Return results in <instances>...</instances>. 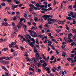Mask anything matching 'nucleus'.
<instances>
[{
  "mask_svg": "<svg viewBox=\"0 0 76 76\" xmlns=\"http://www.w3.org/2000/svg\"><path fill=\"white\" fill-rule=\"evenodd\" d=\"M20 48H21V50H24V48H23V47L21 46L20 47Z\"/></svg>",
  "mask_w": 76,
  "mask_h": 76,
  "instance_id": "c03bdc74",
  "label": "nucleus"
},
{
  "mask_svg": "<svg viewBox=\"0 0 76 76\" xmlns=\"http://www.w3.org/2000/svg\"><path fill=\"white\" fill-rule=\"evenodd\" d=\"M34 20H35V22H37L38 21V18H35L34 19Z\"/></svg>",
  "mask_w": 76,
  "mask_h": 76,
  "instance_id": "58836bf2",
  "label": "nucleus"
},
{
  "mask_svg": "<svg viewBox=\"0 0 76 76\" xmlns=\"http://www.w3.org/2000/svg\"><path fill=\"white\" fill-rule=\"evenodd\" d=\"M39 19L40 21L42 23H43V22H44V20H43V19H42V18H39Z\"/></svg>",
  "mask_w": 76,
  "mask_h": 76,
  "instance_id": "aec40b11",
  "label": "nucleus"
},
{
  "mask_svg": "<svg viewBox=\"0 0 76 76\" xmlns=\"http://www.w3.org/2000/svg\"><path fill=\"white\" fill-rule=\"evenodd\" d=\"M41 47H42V48H44L45 47L44 45H41Z\"/></svg>",
  "mask_w": 76,
  "mask_h": 76,
  "instance_id": "4d7b16f0",
  "label": "nucleus"
},
{
  "mask_svg": "<svg viewBox=\"0 0 76 76\" xmlns=\"http://www.w3.org/2000/svg\"><path fill=\"white\" fill-rule=\"evenodd\" d=\"M1 68H2V69H4V70H5V69H6V67H5V66H1Z\"/></svg>",
  "mask_w": 76,
  "mask_h": 76,
  "instance_id": "4be33fe9",
  "label": "nucleus"
},
{
  "mask_svg": "<svg viewBox=\"0 0 76 76\" xmlns=\"http://www.w3.org/2000/svg\"><path fill=\"white\" fill-rule=\"evenodd\" d=\"M20 22L22 23V21L23 20V18H21L20 19Z\"/></svg>",
  "mask_w": 76,
  "mask_h": 76,
  "instance_id": "5701e85b",
  "label": "nucleus"
},
{
  "mask_svg": "<svg viewBox=\"0 0 76 76\" xmlns=\"http://www.w3.org/2000/svg\"><path fill=\"white\" fill-rule=\"evenodd\" d=\"M33 72H30L31 75H34L35 73V71H33Z\"/></svg>",
  "mask_w": 76,
  "mask_h": 76,
  "instance_id": "ea45409f",
  "label": "nucleus"
},
{
  "mask_svg": "<svg viewBox=\"0 0 76 76\" xmlns=\"http://www.w3.org/2000/svg\"><path fill=\"white\" fill-rule=\"evenodd\" d=\"M72 18H73L74 19H76V17L75 15H73L72 16H71Z\"/></svg>",
  "mask_w": 76,
  "mask_h": 76,
  "instance_id": "72a5a7b5",
  "label": "nucleus"
},
{
  "mask_svg": "<svg viewBox=\"0 0 76 76\" xmlns=\"http://www.w3.org/2000/svg\"><path fill=\"white\" fill-rule=\"evenodd\" d=\"M2 25H3V26H4V25L5 26H10L12 25L11 24H9L7 22H4V23H1Z\"/></svg>",
  "mask_w": 76,
  "mask_h": 76,
  "instance_id": "7ed1b4c3",
  "label": "nucleus"
},
{
  "mask_svg": "<svg viewBox=\"0 0 76 76\" xmlns=\"http://www.w3.org/2000/svg\"><path fill=\"white\" fill-rule=\"evenodd\" d=\"M28 44L29 45L31 46V45H32L33 44H34V43L33 42H30V41L29 42H28Z\"/></svg>",
  "mask_w": 76,
  "mask_h": 76,
  "instance_id": "9b49d317",
  "label": "nucleus"
},
{
  "mask_svg": "<svg viewBox=\"0 0 76 76\" xmlns=\"http://www.w3.org/2000/svg\"><path fill=\"white\" fill-rule=\"evenodd\" d=\"M54 3L55 4H58V2L56 1V0L54 1Z\"/></svg>",
  "mask_w": 76,
  "mask_h": 76,
  "instance_id": "79ce46f5",
  "label": "nucleus"
},
{
  "mask_svg": "<svg viewBox=\"0 0 76 76\" xmlns=\"http://www.w3.org/2000/svg\"><path fill=\"white\" fill-rule=\"evenodd\" d=\"M33 59L34 60V62L35 64L36 65H38V63H37V60H36V59H35V57H34Z\"/></svg>",
  "mask_w": 76,
  "mask_h": 76,
  "instance_id": "0eeeda50",
  "label": "nucleus"
},
{
  "mask_svg": "<svg viewBox=\"0 0 76 76\" xmlns=\"http://www.w3.org/2000/svg\"><path fill=\"white\" fill-rule=\"evenodd\" d=\"M50 17L51 18H52L53 17V16L52 15L51 16L50 15H43L42 17V18H44L45 20H46L47 19H48V18H50Z\"/></svg>",
  "mask_w": 76,
  "mask_h": 76,
  "instance_id": "f257e3e1",
  "label": "nucleus"
},
{
  "mask_svg": "<svg viewBox=\"0 0 76 76\" xmlns=\"http://www.w3.org/2000/svg\"><path fill=\"white\" fill-rule=\"evenodd\" d=\"M48 39V37H47V36H45V37H43L42 38V41H43V39Z\"/></svg>",
  "mask_w": 76,
  "mask_h": 76,
  "instance_id": "2eb2a0df",
  "label": "nucleus"
},
{
  "mask_svg": "<svg viewBox=\"0 0 76 76\" xmlns=\"http://www.w3.org/2000/svg\"><path fill=\"white\" fill-rule=\"evenodd\" d=\"M38 36L39 37H40V38H42V37H43V35L41 34L39 35Z\"/></svg>",
  "mask_w": 76,
  "mask_h": 76,
  "instance_id": "4c0bfd02",
  "label": "nucleus"
},
{
  "mask_svg": "<svg viewBox=\"0 0 76 76\" xmlns=\"http://www.w3.org/2000/svg\"><path fill=\"white\" fill-rule=\"evenodd\" d=\"M9 61H6V64L7 65H8V64H9Z\"/></svg>",
  "mask_w": 76,
  "mask_h": 76,
  "instance_id": "052dcab7",
  "label": "nucleus"
},
{
  "mask_svg": "<svg viewBox=\"0 0 76 76\" xmlns=\"http://www.w3.org/2000/svg\"><path fill=\"white\" fill-rule=\"evenodd\" d=\"M56 61H57V60L56 59V58H55L54 59V61H53V62L54 63H55L56 62Z\"/></svg>",
  "mask_w": 76,
  "mask_h": 76,
  "instance_id": "5fc2aeb1",
  "label": "nucleus"
},
{
  "mask_svg": "<svg viewBox=\"0 0 76 76\" xmlns=\"http://www.w3.org/2000/svg\"><path fill=\"white\" fill-rule=\"evenodd\" d=\"M11 37H15V34L13 33H12V34H11Z\"/></svg>",
  "mask_w": 76,
  "mask_h": 76,
  "instance_id": "a878e982",
  "label": "nucleus"
},
{
  "mask_svg": "<svg viewBox=\"0 0 76 76\" xmlns=\"http://www.w3.org/2000/svg\"><path fill=\"white\" fill-rule=\"evenodd\" d=\"M2 63H3V64L4 65H5V64H6V61H4L3 62H2Z\"/></svg>",
  "mask_w": 76,
  "mask_h": 76,
  "instance_id": "69168bd1",
  "label": "nucleus"
},
{
  "mask_svg": "<svg viewBox=\"0 0 76 76\" xmlns=\"http://www.w3.org/2000/svg\"><path fill=\"white\" fill-rule=\"evenodd\" d=\"M56 22H58V20L56 19H53V21L52 22V23H54Z\"/></svg>",
  "mask_w": 76,
  "mask_h": 76,
  "instance_id": "f3484780",
  "label": "nucleus"
},
{
  "mask_svg": "<svg viewBox=\"0 0 76 76\" xmlns=\"http://www.w3.org/2000/svg\"><path fill=\"white\" fill-rule=\"evenodd\" d=\"M10 8L9 7H6L5 8V9L6 10H10Z\"/></svg>",
  "mask_w": 76,
  "mask_h": 76,
  "instance_id": "412c9836",
  "label": "nucleus"
},
{
  "mask_svg": "<svg viewBox=\"0 0 76 76\" xmlns=\"http://www.w3.org/2000/svg\"><path fill=\"white\" fill-rule=\"evenodd\" d=\"M67 60L68 61H70V60H71V58H67Z\"/></svg>",
  "mask_w": 76,
  "mask_h": 76,
  "instance_id": "09e8293b",
  "label": "nucleus"
},
{
  "mask_svg": "<svg viewBox=\"0 0 76 76\" xmlns=\"http://www.w3.org/2000/svg\"><path fill=\"white\" fill-rule=\"evenodd\" d=\"M61 60V58H59L57 59V61H60V60Z\"/></svg>",
  "mask_w": 76,
  "mask_h": 76,
  "instance_id": "49530a36",
  "label": "nucleus"
},
{
  "mask_svg": "<svg viewBox=\"0 0 76 76\" xmlns=\"http://www.w3.org/2000/svg\"><path fill=\"white\" fill-rule=\"evenodd\" d=\"M28 25H29L30 26L31 25H32V24H31V23L30 22H28Z\"/></svg>",
  "mask_w": 76,
  "mask_h": 76,
  "instance_id": "680f3d73",
  "label": "nucleus"
},
{
  "mask_svg": "<svg viewBox=\"0 0 76 76\" xmlns=\"http://www.w3.org/2000/svg\"><path fill=\"white\" fill-rule=\"evenodd\" d=\"M45 70H47V71H49V70H50V68H49V67L47 66L46 67V68H45Z\"/></svg>",
  "mask_w": 76,
  "mask_h": 76,
  "instance_id": "bb28decb",
  "label": "nucleus"
},
{
  "mask_svg": "<svg viewBox=\"0 0 76 76\" xmlns=\"http://www.w3.org/2000/svg\"><path fill=\"white\" fill-rule=\"evenodd\" d=\"M1 5L3 6H4L6 5V4L4 2H3L1 4Z\"/></svg>",
  "mask_w": 76,
  "mask_h": 76,
  "instance_id": "7c9ffc66",
  "label": "nucleus"
},
{
  "mask_svg": "<svg viewBox=\"0 0 76 76\" xmlns=\"http://www.w3.org/2000/svg\"><path fill=\"white\" fill-rule=\"evenodd\" d=\"M39 4H41V3L39 2V3H37L36 4L35 6L37 7H38H38H40V5H39Z\"/></svg>",
  "mask_w": 76,
  "mask_h": 76,
  "instance_id": "1a4fd4ad",
  "label": "nucleus"
},
{
  "mask_svg": "<svg viewBox=\"0 0 76 76\" xmlns=\"http://www.w3.org/2000/svg\"><path fill=\"white\" fill-rule=\"evenodd\" d=\"M9 50V48H3L2 50V51H6L7 50Z\"/></svg>",
  "mask_w": 76,
  "mask_h": 76,
  "instance_id": "dca6fc26",
  "label": "nucleus"
},
{
  "mask_svg": "<svg viewBox=\"0 0 76 76\" xmlns=\"http://www.w3.org/2000/svg\"><path fill=\"white\" fill-rule=\"evenodd\" d=\"M14 3H16V4H19V3H20L19 1L18 0L16 1V0H15L14 1Z\"/></svg>",
  "mask_w": 76,
  "mask_h": 76,
  "instance_id": "ddd939ff",
  "label": "nucleus"
},
{
  "mask_svg": "<svg viewBox=\"0 0 76 76\" xmlns=\"http://www.w3.org/2000/svg\"><path fill=\"white\" fill-rule=\"evenodd\" d=\"M39 29H41L42 28V25H41L40 26H39Z\"/></svg>",
  "mask_w": 76,
  "mask_h": 76,
  "instance_id": "e433bc0d",
  "label": "nucleus"
},
{
  "mask_svg": "<svg viewBox=\"0 0 76 76\" xmlns=\"http://www.w3.org/2000/svg\"><path fill=\"white\" fill-rule=\"evenodd\" d=\"M29 70H32V71L33 72H35V70H34V69H33V68H30L29 69Z\"/></svg>",
  "mask_w": 76,
  "mask_h": 76,
  "instance_id": "c9c22d12",
  "label": "nucleus"
},
{
  "mask_svg": "<svg viewBox=\"0 0 76 76\" xmlns=\"http://www.w3.org/2000/svg\"><path fill=\"white\" fill-rule=\"evenodd\" d=\"M4 59H5V57H1L0 58V61L1 63H2L4 61V60H3Z\"/></svg>",
  "mask_w": 76,
  "mask_h": 76,
  "instance_id": "423d86ee",
  "label": "nucleus"
},
{
  "mask_svg": "<svg viewBox=\"0 0 76 76\" xmlns=\"http://www.w3.org/2000/svg\"><path fill=\"white\" fill-rule=\"evenodd\" d=\"M50 76H54V74L53 73H50L49 75Z\"/></svg>",
  "mask_w": 76,
  "mask_h": 76,
  "instance_id": "603ef678",
  "label": "nucleus"
},
{
  "mask_svg": "<svg viewBox=\"0 0 76 76\" xmlns=\"http://www.w3.org/2000/svg\"><path fill=\"white\" fill-rule=\"evenodd\" d=\"M35 40L34 39V38H31L30 39L31 41H33V42Z\"/></svg>",
  "mask_w": 76,
  "mask_h": 76,
  "instance_id": "c85d7f7f",
  "label": "nucleus"
},
{
  "mask_svg": "<svg viewBox=\"0 0 76 76\" xmlns=\"http://www.w3.org/2000/svg\"><path fill=\"white\" fill-rule=\"evenodd\" d=\"M74 55H73V54H72L71 55V57H72V58L74 57H75Z\"/></svg>",
  "mask_w": 76,
  "mask_h": 76,
  "instance_id": "de8ad7c7",
  "label": "nucleus"
},
{
  "mask_svg": "<svg viewBox=\"0 0 76 76\" xmlns=\"http://www.w3.org/2000/svg\"><path fill=\"white\" fill-rule=\"evenodd\" d=\"M13 29H14V31H15V32H18V29L17 28V27H14L13 28Z\"/></svg>",
  "mask_w": 76,
  "mask_h": 76,
  "instance_id": "a211bd4d",
  "label": "nucleus"
},
{
  "mask_svg": "<svg viewBox=\"0 0 76 76\" xmlns=\"http://www.w3.org/2000/svg\"><path fill=\"white\" fill-rule=\"evenodd\" d=\"M41 70L40 69H38V72L39 73H41Z\"/></svg>",
  "mask_w": 76,
  "mask_h": 76,
  "instance_id": "338daca9",
  "label": "nucleus"
},
{
  "mask_svg": "<svg viewBox=\"0 0 76 76\" xmlns=\"http://www.w3.org/2000/svg\"><path fill=\"white\" fill-rule=\"evenodd\" d=\"M51 3H50V4H48V7H50L51 6Z\"/></svg>",
  "mask_w": 76,
  "mask_h": 76,
  "instance_id": "774afa93",
  "label": "nucleus"
},
{
  "mask_svg": "<svg viewBox=\"0 0 76 76\" xmlns=\"http://www.w3.org/2000/svg\"><path fill=\"white\" fill-rule=\"evenodd\" d=\"M73 39H76V36L75 35L73 37Z\"/></svg>",
  "mask_w": 76,
  "mask_h": 76,
  "instance_id": "6e6d98bb",
  "label": "nucleus"
},
{
  "mask_svg": "<svg viewBox=\"0 0 76 76\" xmlns=\"http://www.w3.org/2000/svg\"><path fill=\"white\" fill-rule=\"evenodd\" d=\"M26 38L27 39V42H29L30 41V39L28 38V37H26Z\"/></svg>",
  "mask_w": 76,
  "mask_h": 76,
  "instance_id": "c756f323",
  "label": "nucleus"
},
{
  "mask_svg": "<svg viewBox=\"0 0 76 76\" xmlns=\"http://www.w3.org/2000/svg\"><path fill=\"white\" fill-rule=\"evenodd\" d=\"M73 24H76V20H73Z\"/></svg>",
  "mask_w": 76,
  "mask_h": 76,
  "instance_id": "a19ab883",
  "label": "nucleus"
},
{
  "mask_svg": "<svg viewBox=\"0 0 76 76\" xmlns=\"http://www.w3.org/2000/svg\"><path fill=\"white\" fill-rule=\"evenodd\" d=\"M67 37L66 36H65L64 37V39L65 41H66V42H67V43H69V40L68 39H67Z\"/></svg>",
  "mask_w": 76,
  "mask_h": 76,
  "instance_id": "6e6552de",
  "label": "nucleus"
},
{
  "mask_svg": "<svg viewBox=\"0 0 76 76\" xmlns=\"http://www.w3.org/2000/svg\"><path fill=\"white\" fill-rule=\"evenodd\" d=\"M35 56H36V60H37V61H38L39 60V57H40V56H39V53H37L35 54Z\"/></svg>",
  "mask_w": 76,
  "mask_h": 76,
  "instance_id": "39448f33",
  "label": "nucleus"
},
{
  "mask_svg": "<svg viewBox=\"0 0 76 76\" xmlns=\"http://www.w3.org/2000/svg\"><path fill=\"white\" fill-rule=\"evenodd\" d=\"M21 26H23V23L22 22H18V24L17 26V28H21Z\"/></svg>",
  "mask_w": 76,
  "mask_h": 76,
  "instance_id": "20e7f679",
  "label": "nucleus"
},
{
  "mask_svg": "<svg viewBox=\"0 0 76 76\" xmlns=\"http://www.w3.org/2000/svg\"><path fill=\"white\" fill-rule=\"evenodd\" d=\"M47 63H46L43 64L44 67H47Z\"/></svg>",
  "mask_w": 76,
  "mask_h": 76,
  "instance_id": "473e14b6",
  "label": "nucleus"
},
{
  "mask_svg": "<svg viewBox=\"0 0 76 76\" xmlns=\"http://www.w3.org/2000/svg\"><path fill=\"white\" fill-rule=\"evenodd\" d=\"M27 74H28V75H31L30 72H27Z\"/></svg>",
  "mask_w": 76,
  "mask_h": 76,
  "instance_id": "bf43d9fd",
  "label": "nucleus"
},
{
  "mask_svg": "<svg viewBox=\"0 0 76 76\" xmlns=\"http://www.w3.org/2000/svg\"><path fill=\"white\" fill-rule=\"evenodd\" d=\"M15 12L12 11V13H11L12 15H15Z\"/></svg>",
  "mask_w": 76,
  "mask_h": 76,
  "instance_id": "37998d69",
  "label": "nucleus"
},
{
  "mask_svg": "<svg viewBox=\"0 0 76 76\" xmlns=\"http://www.w3.org/2000/svg\"><path fill=\"white\" fill-rule=\"evenodd\" d=\"M31 3H32V4H34L35 3H36V2H35V1H31Z\"/></svg>",
  "mask_w": 76,
  "mask_h": 76,
  "instance_id": "864d4df0",
  "label": "nucleus"
},
{
  "mask_svg": "<svg viewBox=\"0 0 76 76\" xmlns=\"http://www.w3.org/2000/svg\"><path fill=\"white\" fill-rule=\"evenodd\" d=\"M4 57H5V59H6L7 60H11V58L9 57V56H7V57H5V56H4Z\"/></svg>",
  "mask_w": 76,
  "mask_h": 76,
  "instance_id": "f8f14e48",
  "label": "nucleus"
},
{
  "mask_svg": "<svg viewBox=\"0 0 76 76\" xmlns=\"http://www.w3.org/2000/svg\"><path fill=\"white\" fill-rule=\"evenodd\" d=\"M14 44V42H13L11 43V44H9V46L10 48H12V47H13V45Z\"/></svg>",
  "mask_w": 76,
  "mask_h": 76,
  "instance_id": "9d476101",
  "label": "nucleus"
},
{
  "mask_svg": "<svg viewBox=\"0 0 76 76\" xmlns=\"http://www.w3.org/2000/svg\"><path fill=\"white\" fill-rule=\"evenodd\" d=\"M33 25L34 26H36L37 25V24L36 23H35L34 22H33Z\"/></svg>",
  "mask_w": 76,
  "mask_h": 76,
  "instance_id": "8fccbe9b",
  "label": "nucleus"
},
{
  "mask_svg": "<svg viewBox=\"0 0 76 76\" xmlns=\"http://www.w3.org/2000/svg\"><path fill=\"white\" fill-rule=\"evenodd\" d=\"M16 13L18 15H20V12L19 11L17 12Z\"/></svg>",
  "mask_w": 76,
  "mask_h": 76,
  "instance_id": "a18cd8bd",
  "label": "nucleus"
},
{
  "mask_svg": "<svg viewBox=\"0 0 76 76\" xmlns=\"http://www.w3.org/2000/svg\"><path fill=\"white\" fill-rule=\"evenodd\" d=\"M26 60H27V61H30L29 60V58L28 57L26 58Z\"/></svg>",
  "mask_w": 76,
  "mask_h": 76,
  "instance_id": "2f4dec72",
  "label": "nucleus"
},
{
  "mask_svg": "<svg viewBox=\"0 0 76 76\" xmlns=\"http://www.w3.org/2000/svg\"><path fill=\"white\" fill-rule=\"evenodd\" d=\"M4 40H3V38H1L0 39V42H3V41H4Z\"/></svg>",
  "mask_w": 76,
  "mask_h": 76,
  "instance_id": "13d9d810",
  "label": "nucleus"
},
{
  "mask_svg": "<svg viewBox=\"0 0 76 76\" xmlns=\"http://www.w3.org/2000/svg\"><path fill=\"white\" fill-rule=\"evenodd\" d=\"M23 41H26V42H27V40H26V39H25V38H23Z\"/></svg>",
  "mask_w": 76,
  "mask_h": 76,
  "instance_id": "e2e57ef3",
  "label": "nucleus"
},
{
  "mask_svg": "<svg viewBox=\"0 0 76 76\" xmlns=\"http://www.w3.org/2000/svg\"><path fill=\"white\" fill-rule=\"evenodd\" d=\"M69 40V41L68 42H69V43H70L72 42H73V39H70Z\"/></svg>",
  "mask_w": 76,
  "mask_h": 76,
  "instance_id": "f704fd0d",
  "label": "nucleus"
},
{
  "mask_svg": "<svg viewBox=\"0 0 76 76\" xmlns=\"http://www.w3.org/2000/svg\"><path fill=\"white\" fill-rule=\"evenodd\" d=\"M48 45L51 46V44H52V42L51 41H49L48 42Z\"/></svg>",
  "mask_w": 76,
  "mask_h": 76,
  "instance_id": "6ab92c4d",
  "label": "nucleus"
},
{
  "mask_svg": "<svg viewBox=\"0 0 76 76\" xmlns=\"http://www.w3.org/2000/svg\"><path fill=\"white\" fill-rule=\"evenodd\" d=\"M5 75L6 76H10V74H9L7 72H5Z\"/></svg>",
  "mask_w": 76,
  "mask_h": 76,
  "instance_id": "393cba45",
  "label": "nucleus"
},
{
  "mask_svg": "<svg viewBox=\"0 0 76 76\" xmlns=\"http://www.w3.org/2000/svg\"><path fill=\"white\" fill-rule=\"evenodd\" d=\"M66 19L70 20H72V18H71V17H69L66 16Z\"/></svg>",
  "mask_w": 76,
  "mask_h": 76,
  "instance_id": "4468645a",
  "label": "nucleus"
},
{
  "mask_svg": "<svg viewBox=\"0 0 76 76\" xmlns=\"http://www.w3.org/2000/svg\"><path fill=\"white\" fill-rule=\"evenodd\" d=\"M29 6L31 7L29 8L30 10L29 12H32V11L34 10V7H35V5L32 4H29Z\"/></svg>",
  "mask_w": 76,
  "mask_h": 76,
  "instance_id": "f03ea898",
  "label": "nucleus"
},
{
  "mask_svg": "<svg viewBox=\"0 0 76 76\" xmlns=\"http://www.w3.org/2000/svg\"><path fill=\"white\" fill-rule=\"evenodd\" d=\"M48 10H52V8L51 7H50L48 8Z\"/></svg>",
  "mask_w": 76,
  "mask_h": 76,
  "instance_id": "0e129e2a",
  "label": "nucleus"
},
{
  "mask_svg": "<svg viewBox=\"0 0 76 76\" xmlns=\"http://www.w3.org/2000/svg\"><path fill=\"white\" fill-rule=\"evenodd\" d=\"M44 26H45V27H49V25H48L47 23H46L45 25H44Z\"/></svg>",
  "mask_w": 76,
  "mask_h": 76,
  "instance_id": "b1692460",
  "label": "nucleus"
},
{
  "mask_svg": "<svg viewBox=\"0 0 76 76\" xmlns=\"http://www.w3.org/2000/svg\"><path fill=\"white\" fill-rule=\"evenodd\" d=\"M15 6H16L15 5V4L12 5V7L14 9H15V8H16V7Z\"/></svg>",
  "mask_w": 76,
  "mask_h": 76,
  "instance_id": "cd10ccee",
  "label": "nucleus"
},
{
  "mask_svg": "<svg viewBox=\"0 0 76 76\" xmlns=\"http://www.w3.org/2000/svg\"><path fill=\"white\" fill-rule=\"evenodd\" d=\"M68 39H69V40L70 39H71L72 37L70 36H68Z\"/></svg>",
  "mask_w": 76,
  "mask_h": 76,
  "instance_id": "3c124183",
  "label": "nucleus"
}]
</instances>
